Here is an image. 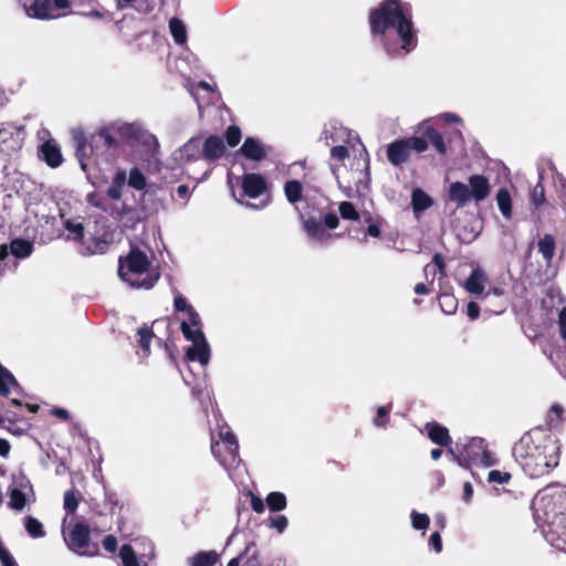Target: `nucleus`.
I'll return each instance as SVG.
<instances>
[{"label": "nucleus", "mask_w": 566, "mask_h": 566, "mask_svg": "<svg viewBox=\"0 0 566 566\" xmlns=\"http://www.w3.org/2000/svg\"><path fill=\"white\" fill-rule=\"evenodd\" d=\"M170 33L177 44H184L187 40V32L184 23L179 19H171L169 22Z\"/></svg>", "instance_id": "nucleus-35"}, {"label": "nucleus", "mask_w": 566, "mask_h": 566, "mask_svg": "<svg viewBox=\"0 0 566 566\" xmlns=\"http://www.w3.org/2000/svg\"><path fill=\"white\" fill-rule=\"evenodd\" d=\"M331 156L333 159L343 161L345 158L348 157V149H347V147L342 146V145L334 146L331 149Z\"/></svg>", "instance_id": "nucleus-51"}, {"label": "nucleus", "mask_w": 566, "mask_h": 566, "mask_svg": "<svg viewBox=\"0 0 566 566\" xmlns=\"http://www.w3.org/2000/svg\"><path fill=\"white\" fill-rule=\"evenodd\" d=\"M449 452L457 458L459 465L463 468H470L472 464L482 467L494 464V460L481 438H471L464 443L457 442L455 450L450 448Z\"/></svg>", "instance_id": "nucleus-6"}, {"label": "nucleus", "mask_w": 566, "mask_h": 566, "mask_svg": "<svg viewBox=\"0 0 566 566\" xmlns=\"http://www.w3.org/2000/svg\"><path fill=\"white\" fill-rule=\"evenodd\" d=\"M473 495V486L470 482H465L463 485V501L469 503Z\"/></svg>", "instance_id": "nucleus-59"}, {"label": "nucleus", "mask_w": 566, "mask_h": 566, "mask_svg": "<svg viewBox=\"0 0 566 566\" xmlns=\"http://www.w3.org/2000/svg\"><path fill=\"white\" fill-rule=\"evenodd\" d=\"M405 142L409 148V151L416 150L418 153H422L428 148L427 142L421 137L406 138Z\"/></svg>", "instance_id": "nucleus-43"}, {"label": "nucleus", "mask_w": 566, "mask_h": 566, "mask_svg": "<svg viewBox=\"0 0 566 566\" xmlns=\"http://www.w3.org/2000/svg\"><path fill=\"white\" fill-rule=\"evenodd\" d=\"M202 144V154L203 157L208 160H214L220 158L226 150L223 140L219 136H209Z\"/></svg>", "instance_id": "nucleus-19"}, {"label": "nucleus", "mask_w": 566, "mask_h": 566, "mask_svg": "<svg viewBox=\"0 0 566 566\" xmlns=\"http://www.w3.org/2000/svg\"><path fill=\"white\" fill-rule=\"evenodd\" d=\"M467 313H468V316L471 319H476L479 317V314H480V308H479L478 304L474 303V302H470L468 304Z\"/></svg>", "instance_id": "nucleus-58"}, {"label": "nucleus", "mask_w": 566, "mask_h": 566, "mask_svg": "<svg viewBox=\"0 0 566 566\" xmlns=\"http://www.w3.org/2000/svg\"><path fill=\"white\" fill-rule=\"evenodd\" d=\"M449 199L461 208L470 201L481 202L491 193L489 179L483 175L470 176L468 184L454 181L449 186Z\"/></svg>", "instance_id": "nucleus-5"}, {"label": "nucleus", "mask_w": 566, "mask_h": 566, "mask_svg": "<svg viewBox=\"0 0 566 566\" xmlns=\"http://www.w3.org/2000/svg\"><path fill=\"white\" fill-rule=\"evenodd\" d=\"M227 143L229 146L234 147L241 139V130L237 126H230L226 133Z\"/></svg>", "instance_id": "nucleus-45"}, {"label": "nucleus", "mask_w": 566, "mask_h": 566, "mask_svg": "<svg viewBox=\"0 0 566 566\" xmlns=\"http://www.w3.org/2000/svg\"><path fill=\"white\" fill-rule=\"evenodd\" d=\"M489 482L504 484L507 483L511 479V475L506 472H501L499 470H492L489 473Z\"/></svg>", "instance_id": "nucleus-48"}, {"label": "nucleus", "mask_w": 566, "mask_h": 566, "mask_svg": "<svg viewBox=\"0 0 566 566\" xmlns=\"http://www.w3.org/2000/svg\"><path fill=\"white\" fill-rule=\"evenodd\" d=\"M127 171L124 169H119L116 171L112 184L107 190V195L113 200H119L123 193V188L126 184Z\"/></svg>", "instance_id": "nucleus-23"}, {"label": "nucleus", "mask_w": 566, "mask_h": 566, "mask_svg": "<svg viewBox=\"0 0 566 566\" xmlns=\"http://www.w3.org/2000/svg\"><path fill=\"white\" fill-rule=\"evenodd\" d=\"M119 557L124 566H147L146 559L138 557L129 545H123L120 547Z\"/></svg>", "instance_id": "nucleus-25"}, {"label": "nucleus", "mask_w": 566, "mask_h": 566, "mask_svg": "<svg viewBox=\"0 0 566 566\" xmlns=\"http://www.w3.org/2000/svg\"><path fill=\"white\" fill-rule=\"evenodd\" d=\"M429 140L440 154L446 153V145L442 135L439 132H431V137H429Z\"/></svg>", "instance_id": "nucleus-49"}, {"label": "nucleus", "mask_w": 566, "mask_h": 566, "mask_svg": "<svg viewBox=\"0 0 566 566\" xmlns=\"http://www.w3.org/2000/svg\"><path fill=\"white\" fill-rule=\"evenodd\" d=\"M118 275L134 289H151L159 279V273L151 268L148 255L133 248L126 256L118 260Z\"/></svg>", "instance_id": "nucleus-3"}, {"label": "nucleus", "mask_w": 566, "mask_h": 566, "mask_svg": "<svg viewBox=\"0 0 566 566\" xmlns=\"http://www.w3.org/2000/svg\"><path fill=\"white\" fill-rule=\"evenodd\" d=\"M429 543L433 547L436 553H440L442 551V542L439 532H436L430 536Z\"/></svg>", "instance_id": "nucleus-55"}, {"label": "nucleus", "mask_w": 566, "mask_h": 566, "mask_svg": "<svg viewBox=\"0 0 566 566\" xmlns=\"http://www.w3.org/2000/svg\"><path fill=\"white\" fill-rule=\"evenodd\" d=\"M560 336L566 339V306L562 308L558 316Z\"/></svg>", "instance_id": "nucleus-56"}, {"label": "nucleus", "mask_w": 566, "mask_h": 566, "mask_svg": "<svg viewBox=\"0 0 566 566\" xmlns=\"http://www.w3.org/2000/svg\"><path fill=\"white\" fill-rule=\"evenodd\" d=\"M63 227L67 232V239L73 241H82L84 237V226L80 219H66Z\"/></svg>", "instance_id": "nucleus-26"}, {"label": "nucleus", "mask_w": 566, "mask_h": 566, "mask_svg": "<svg viewBox=\"0 0 566 566\" xmlns=\"http://www.w3.org/2000/svg\"><path fill=\"white\" fill-rule=\"evenodd\" d=\"M10 452V443L6 439L0 438V455L7 457Z\"/></svg>", "instance_id": "nucleus-63"}, {"label": "nucleus", "mask_w": 566, "mask_h": 566, "mask_svg": "<svg viewBox=\"0 0 566 566\" xmlns=\"http://www.w3.org/2000/svg\"><path fill=\"white\" fill-rule=\"evenodd\" d=\"M78 506L77 497L73 491H66L64 494V509L69 514L75 512Z\"/></svg>", "instance_id": "nucleus-44"}, {"label": "nucleus", "mask_w": 566, "mask_h": 566, "mask_svg": "<svg viewBox=\"0 0 566 566\" xmlns=\"http://www.w3.org/2000/svg\"><path fill=\"white\" fill-rule=\"evenodd\" d=\"M289 525V520L285 515H275L269 518V526L274 528L277 533L282 534Z\"/></svg>", "instance_id": "nucleus-42"}, {"label": "nucleus", "mask_w": 566, "mask_h": 566, "mask_svg": "<svg viewBox=\"0 0 566 566\" xmlns=\"http://www.w3.org/2000/svg\"><path fill=\"white\" fill-rule=\"evenodd\" d=\"M94 247L92 245H87L86 247V250L88 251V253H102L104 252L105 248H106V242L103 241V240H94Z\"/></svg>", "instance_id": "nucleus-54"}, {"label": "nucleus", "mask_w": 566, "mask_h": 566, "mask_svg": "<svg viewBox=\"0 0 566 566\" xmlns=\"http://www.w3.org/2000/svg\"><path fill=\"white\" fill-rule=\"evenodd\" d=\"M428 437L433 443L448 446L451 441L448 429L438 423H427Z\"/></svg>", "instance_id": "nucleus-22"}, {"label": "nucleus", "mask_w": 566, "mask_h": 566, "mask_svg": "<svg viewBox=\"0 0 566 566\" xmlns=\"http://www.w3.org/2000/svg\"><path fill=\"white\" fill-rule=\"evenodd\" d=\"M566 493L562 488L551 486L539 491L533 499L532 507L537 521L555 526L565 518L562 515Z\"/></svg>", "instance_id": "nucleus-4"}, {"label": "nucleus", "mask_w": 566, "mask_h": 566, "mask_svg": "<svg viewBox=\"0 0 566 566\" xmlns=\"http://www.w3.org/2000/svg\"><path fill=\"white\" fill-rule=\"evenodd\" d=\"M177 195L179 198L187 201L189 199V188L186 185H180L177 188Z\"/></svg>", "instance_id": "nucleus-62"}, {"label": "nucleus", "mask_w": 566, "mask_h": 566, "mask_svg": "<svg viewBox=\"0 0 566 566\" xmlns=\"http://www.w3.org/2000/svg\"><path fill=\"white\" fill-rule=\"evenodd\" d=\"M33 250L32 242L23 239H15L10 243V253L15 258H27Z\"/></svg>", "instance_id": "nucleus-28"}, {"label": "nucleus", "mask_w": 566, "mask_h": 566, "mask_svg": "<svg viewBox=\"0 0 566 566\" xmlns=\"http://www.w3.org/2000/svg\"><path fill=\"white\" fill-rule=\"evenodd\" d=\"M243 192L250 198H259L268 190V182L260 174L250 172L243 176L241 182Z\"/></svg>", "instance_id": "nucleus-15"}, {"label": "nucleus", "mask_w": 566, "mask_h": 566, "mask_svg": "<svg viewBox=\"0 0 566 566\" xmlns=\"http://www.w3.org/2000/svg\"><path fill=\"white\" fill-rule=\"evenodd\" d=\"M303 222V229L308 240L316 244H324L328 242L332 234L327 230H334L337 228L339 220L335 213H328L324 218V224L314 217L301 216Z\"/></svg>", "instance_id": "nucleus-10"}, {"label": "nucleus", "mask_w": 566, "mask_h": 566, "mask_svg": "<svg viewBox=\"0 0 566 566\" xmlns=\"http://www.w3.org/2000/svg\"><path fill=\"white\" fill-rule=\"evenodd\" d=\"M420 130L429 138L431 137V132H437L432 126H430L429 120H424L420 124Z\"/></svg>", "instance_id": "nucleus-61"}, {"label": "nucleus", "mask_w": 566, "mask_h": 566, "mask_svg": "<svg viewBox=\"0 0 566 566\" xmlns=\"http://www.w3.org/2000/svg\"><path fill=\"white\" fill-rule=\"evenodd\" d=\"M411 525L417 531H422L423 533L429 526L430 518L427 514L418 513L417 511H412L410 514Z\"/></svg>", "instance_id": "nucleus-39"}, {"label": "nucleus", "mask_w": 566, "mask_h": 566, "mask_svg": "<svg viewBox=\"0 0 566 566\" xmlns=\"http://www.w3.org/2000/svg\"><path fill=\"white\" fill-rule=\"evenodd\" d=\"M62 535L66 546L80 555H93L90 549V528L86 524L76 522L71 525L67 516L62 522Z\"/></svg>", "instance_id": "nucleus-9"}, {"label": "nucleus", "mask_w": 566, "mask_h": 566, "mask_svg": "<svg viewBox=\"0 0 566 566\" xmlns=\"http://www.w3.org/2000/svg\"><path fill=\"white\" fill-rule=\"evenodd\" d=\"M218 436V440L212 439V453L226 469L238 465L240 459L238 455L239 446L235 436L227 426L220 427Z\"/></svg>", "instance_id": "nucleus-7"}, {"label": "nucleus", "mask_w": 566, "mask_h": 566, "mask_svg": "<svg viewBox=\"0 0 566 566\" xmlns=\"http://www.w3.org/2000/svg\"><path fill=\"white\" fill-rule=\"evenodd\" d=\"M496 202L502 216L510 219L512 216V199L510 192L501 188L496 193Z\"/></svg>", "instance_id": "nucleus-29"}, {"label": "nucleus", "mask_w": 566, "mask_h": 566, "mask_svg": "<svg viewBox=\"0 0 566 566\" xmlns=\"http://www.w3.org/2000/svg\"><path fill=\"white\" fill-rule=\"evenodd\" d=\"M538 252L543 255L546 263L549 264L555 253V239L551 234H545L538 241Z\"/></svg>", "instance_id": "nucleus-27"}, {"label": "nucleus", "mask_w": 566, "mask_h": 566, "mask_svg": "<svg viewBox=\"0 0 566 566\" xmlns=\"http://www.w3.org/2000/svg\"><path fill=\"white\" fill-rule=\"evenodd\" d=\"M217 562L214 552H201L191 559V566H213Z\"/></svg>", "instance_id": "nucleus-38"}, {"label": "nucleus", "mask_w": 566, "mask_h": 566, "mask_svg": "<svg viewBox=\"0 0 566 566\" xmlns=\"http://www.w3.org/2000/svg\"><path fill=\"white\" fill-rule=\"evenodd\" d=\"M265 502L272 512H281L287 506L286 496L282 492L269 493Z\"/></svg>", "instance_id": "nucleus-31"}, {"label": "nucleus", "mask_w": 566, "mask_h": 566, "mask_svg": "<svg viewBox=\"0 0 566 566\" xmlns=\"http://www.w3.org/2000/svg\"><path fill=\"white\" fill-rule=\"evenodd\" d=\"M14 386H17L14 377L0 365V395H8Z\"/></svg>", "instance_id": "nucleus-37"}, {"label": "nucleus", "mask_w": 566, "mask_h": 566, "mask_svg": "<svg viewBox=\"0 0 566 566\" xmlns=\"http://www.w3.org/2000/svg\"><path fill=\"white\" fill-rule=\"evenodd\" d=\"M174 307L176 312L182 314L178 319L180 322V329L185 337L187 331L195 335L196 329H202L200 315L182 295H177L175 297Z\"/></svg>", "instance_id": "nucleus-12"}, {"label": "nucleus", "mask_w": 566, "mask_h": 566, "mask_svg": "<svg viewBox=\"0 0 566 566\" xmlns=\"http://www.w3.org/2000/svg\"><path fill=\"white\" fill-rule=\"evenodd\" d=\"M202 150L203 144L201 139L199 137H192L180 148V155L182 159L191 161L203 156Z\"/></svg>", "instance_id": "nucleus-20"}, {"label": "nucleus", "mask_w": 566, "mask_h": 566, "mask_svg": "<svg viewBox=\"0 0 566 566\" xmlns=\"http://www.w3.org/2000/svg\"><path fill=\"white\" fill-rule=\"evenodd\" d=\"M75 143H76V155L81 163V167L85 170L86 164L85 158L90 156L92 153V145H87L85 142V138L82 134H78L75 136Z\"/></svg>", "instance_id": "nucleus-33"}, {"label": "nucleus", "mask_w": 566, "mask_h": 566, "mask_svg": "<svg viewBox=\"0 0 566 566\" xmlns=\"http://www.w3.org/2000/svg\"><path fill=\"white\" fill-rule=\"evenodd\" d=\"M34 501L35 495L30 480L22 473L13 474L9 486V506L15 511H22Z\"/></svg>", "instance_id": "nucleus-11"}, {"label": "nucleus", "mask_w": 566, "mask_h": 566, "mask_svg": "<svg viewBox=\"0 0 566 566\" xmlns=\"http://www.w3.org/2000/svg\"><path fill=\"white\" fill-rule=\"evenodd\" d=\"M441 117L447 123H460L461 122V118L457 114H453V113H444L441 115Z\"/></svg>", "instance_id": "nucleus-64"}, {"label": "nucleus", "mask_w": 566, "mask_h": 566, "mask_svg": "<svg viewBox=\"0 0 566 566\" xmlns=\"http://www.w3.org/2000/svg\"><path fill=\"white\" fill-rule=\"evenodd\" d=\"M389 410L386 407H379L377 410V418L374 420V423L378 427L385 426L384 418L387 417Z\"/></svg>", "instance_id": "nucleus-57"}, {"label": "nucleus", "mask_w": 566, "mask_h": 566, "mask_svg": "<svg viewBox=\"0 0 566 566\" xmlns=\"http://www.w3.org/2000/svg\"><path fill=\"white\" fill-rule=\"evenodd\" d=\"M41 155L44 161L52 168H56L62 164L61 150L53 142H46L42 145Z\"/></svg>", "instance_id": "nucleus-21"}, {"label": "nucleus", "mask_w": 566, "mask_h": 566, "mask_svg": "<svg viewBox=\"0 0 566 566\" xmlns=\"http://www.w3.org/2000/svg\"><path fill=\"white\" fill-rule=\"evenodd\" d=\"M410 151L405 139H398L388 145L387 158L394 166H399L406 163L409 158Z\"/></svg>", "instance_id": "nucleus-17"}, {"label": "nucleus", "mask_w": 566, "mask_h": 566, "mask_svg": "<svg viewBox=\"0 0 566 566\" xmlns=\"http://www.w3.org/2000/svg\"><path fill=\"white\" fill-rule=\"evenodd\" d=\"M433 201L431 197L426 193L422 189H415L411 195V206L415 213L424 211L432 206Z\"/></svg>", "instance_id": "nucleus-24"}, {"label": "nucleus", "mask_w": 566, "mask_h": 566, "mask_svg": "<svg viewBox=\"0 0 566 566\" xmlns=\"http://www.w3.org/2000/svg\"><path fill=\"white\" fill-rule=\"evenodd\" d=\"M486 282L485 272L480 268H475L463 283V287L472 295H481L485 290Z\"/></svg>", "instance_id": "nucleus-16"}, {"label": "nucleus", "mask_w": 566, "mask_h": 566, "mask_svg": "<svg viewBox=\"0 0 566 566\" xmlns=\"http://www.w3.org/2000/svg\"><path fill=\"white\" fill-rule=\"evenodd\" d=\"M374 35L382 38L386 51L392 55H406L417 46L410 6L400 0H385L369 15Z\"/></svg>", "instance_id": "nucleus-1"}, {"label": "nucleus", "mask_w": 566, "mask_h": 566, "mask_svg": "<svg viewBox=\"0 0 566 566\" xmlns=\"http://www.w3.org/2000/svg\"><path fill=\"white\" fill-rule=\"evenodd\" d=\"M24 526L28 534L34 538H40L45 535L43 524L32 516H27L24 518Z\"/></svg>", "instance_id": "nucleus-36"}, {"label": "nucleus", "mask_w": 566, "mask_h": 566, "mask_svg": "<svg viewBox=\"0 0 566 566\" xmlns=\"http://www.w3.org/2000/svg\"><path fill=\"white\" fill-rule=\"evenodd\" d=\"M103 546L107 552L114 553L117 548V541L113 535H108L103 539Z\"/></svg>", "instance_id": "nucleus-53"}, {"label": "nucleus", "mask_w": 566, "mask_h": 566, "mask_svg": "<svg viewBox=\"0 0 566 566\" xmlns=\"http://www.w3.org/2000/svg\"><path fill=\"white\" fill-rule=\"evenodd\" d=\"M440 307L447 314L454 313L457 308V300L450 294H442L439 297Z\"/></svg>", "instance_id": "nucleus-40"}, {"label": "nucleus", "mask_w": 566, "mask_h": 566, "mask_svg": "<svg viewBox=\"0 0 566 566\" xmlns=\"http://www.w3.org/2000/svg\"><path fill=\"white\" fill-rule=\"evenodd\" d=\"M249 495H250V504H251L252 510L258 514H262L265 511V504H264L263 500L261 497L256 496L255 494H253L252 492H250Z\"/></svg>", "instance_id": "nucleus-50"}, {"label": "nucleus", "mask_w": 566, "mask_h": 566, "mask_svg": "<svg viewBox=\"0 0 566 566\" xmlns=\"http://www.w3.org/2000/svg\"><path fill=\"white\" fill-rule=\"evenodd\" d=\"M22 7L29 18L49 20L61 17L54 12L51 0H22Z\"/></svg>", "instance_id": "nucleus-14"}, {"label": "nucleus", "mask_w": 566, "mask_h": 566, "mask_svg": "<svg viewBox=\"0 0 566 566\" xmlns=\"http://www.w3.org/2000/svg\"><path fill=\"white\" fill-rule=\"evenodd\" d=\"M566 419V410L560 403H553L549 408L546 421L552 428L559 426Z\"/></svg>", "instance_id": "nucleus-30"}, {"label": "nucleus", "mask_w": 566, "mask_h": 566, "mask_svg": "<svg viewBox=\"0 0 566 566\" xmlns=\"http://www.w3.org/2000/svg\"><path fill=\"white\" fill-rule=\"evenodd\" d=\"M303 192V186L297 180H290L284 186V193L291 203H295L301 200Z\"/></svg>", "instance_id": "nucleus-32"}, {"label": "nucleus", "mask_w": 566, "mask_h": 566, "mask_svg": "<svg viewBox=\"0 0 566 566\" xmlns=\"http://www.w3.org/2000/svg\"><path fill=\"white\" fill-rule=\"evenodd\" d=\"M513 454L531 478L547 474L559 461L557 441L541 432L524 434L514 446Z\"/></svg>", "instance_id": "nucleus-2"}, {"label": "nucleus", "mask_w": 566, "mask_h": 566, "mask_svg": "<svg viewBox=\"0 0 566 566\" xmlns=\"http://www.w3.org/2000/svg\"><path fill=\"white\" fill-rule=\"evenodd\" d=\"M240 151L245 158L254 161L262 160L266 156L265 147L263 144L252 137H249L244 140Z\"/></svg>", "instance_id": "nucleus-18"}, {"label": "nucleus", "mask_w": 566, "mask_h": 566, "mask_svg": "<svg viewBox=\"0 0 566 566\" xmlns=\"http://www.w3.org/2000/svg\"><path fill=\"white\" fill-rule=\"evenodd\" d=\"M531 200L534 206H541L545 201L544 187L538 182L531 192Z\"/></svg>", "instance_id": "nucleus-46"}, {"label": "nucleus", "mask_w": 566, "mask_h": 566, "mask_svg": "<svg viewBox=\"0 0 566 566\" xmlns=\"http://www.w3.org/2000/svg\"><path fill=\"white\" fill-rule=\"evenodd\" d=\"M126 184L136 190H143L146 187L147 181L146 177L138 168H132L127 172Z\"/></svg>", "instance_id": "nucleus-34"}, {"label": "nucleus", "mask_w": 566, "mask_h": 566, "mask_svg": "<svg viewBox=\"0 0 566 566\" xmlns=\"http://www.w3.org/2000/svg\"><path fill=\"white\" fill-rule=\"evenodd\" d=\"M0 560L2 566H17L14 558L2 545H0Z\"/></svg>", "instance_id": "nucleus-52"}, {"label": "nucleus", "mask_w": 566, "mask_h": 566, "mask_svg": "<svg viewBox=\"0 0 566 566\" xmlns=\"http://www.w3.org/2000/svg\"><path fill=\"white\" fill-rule=\"evenodd\" d=\"M338 210H339V213L343 219L357 220L359 218L358 212L356 211L355 207L350 202H347V201L342 202L339 205Z\"/></svg>", "instance_id": "nucleus-41"}, {"label": "nucleus", "mask_w": 566, "mask_h": 566, "mask_svg": "<svg viewBox=\"0 0 566 566\" xmlns=\"http://www.w3.org/2000/svg\"><path fill=\"white\" fill-rule=\"evenodd\" d=\"M139 335V346L145 350H149V344L151 339V332L148 327H140L138 329Z\"/></svg>", "instance_id": "nucleus-47"}, {"label": "nucleus", "mask_w": 566, "mask_h": 566, "mask_svg": "<svg viewBox=\"0 0 566 566\" xmlns=\"http://www.w3.org/2000/svg\"><path fill=\"white\" fill-rule=\"evenodd\" d=\"M186 339L191 342V346L186 352L188 359L198 360L200 365L207 366L210 360V345L202 329H196L195 335L187 331Z\"/></svg>", "instance_id": "nucleus-13"}, {"label": "nucleus", "mask_w": 566, "mask_h": 566, "mask_svg": "<svg viewBox=\"0 0 566 566\" xmlns=\"http://www.w3.org/2000/svg\"><path fill=\"white\" fill-rule=\"evenodd\" d=\"M367 233L370 237L378 238L380 235V233H381L379 224L378 223L369 224L368 228H367Z\"/></svg>", "instance_id": "nucleus-60"}, {"label": "nucleus", "mask_w": 566, "mask_h": 566, "mask_svg": "<svg viewBox=\"0 0 566 566\" xmlns=\"http://www.w3.org/2000/svg\"><path fill=\"white\" fill-rule=\"evenodd\" d=\"M143 129L139 125L125 122H113L104 125L96 135L92 136V142L96 138L103 139L107 148L117 145V137L122 139H138L143 135Z\"/></svg>", "instance_id": "nucleus-8"}]
</instances>
